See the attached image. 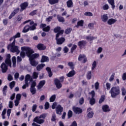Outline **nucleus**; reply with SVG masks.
<instances>
[{
    "label": "nucleus",
    "mask_w": 126,
    "mask_h": 126,
    "mask_svg": "<svg viewBox=\"0 0 126 126\" xmlns=\"http://www.w3.org/2000/svg\"><path fill=\"white\" fill-rule=\"evenodd\" d=\"M78 61L81 62L82 63H87V57L84 54H80L78 58Z\"/></svg>",
    "instance_id": "4"
},
{
    "label": "nucleus",
    "mask_w": 126,
    "mask_h": 126,
    "mask_svg": "<svg viewBox=\"0 0 126 126\" xmlns=\"http://www.w3.org/2000/svg\"><path fill=\"white\" fill-rule=\"evenodd\" d=\"M51 29V27H50V26H47V27H45L42 30L43 31H44V32H49Z\"/></svg>",
    "instance_id": "44"
},
{
    "label": "nucleus",
    "mask_w": 126,
    "mask_h": 126,
    "mask_svg": "<svg viewBox=\"0 0 126 126\" xmlns=\"http://www.w3.org/2000/svg\"><path fill=\"white\" fill-rule=\"evenodd\" d=\"M45 84H46V81H45V80L40 81L38 85V88L39 89H41V88H42L43 87V86H44V85H45Z\"/></svg>",
    "instance_id": "26"
},
{
    "label": "nucleus",
    "mask_w": 126,
    "mask_h": 126,
    "mask_svg": "<svg viewBox=\"0 0 126 126\" xmlns=\"http://www.w3.org/2000/svg\"><path fill=\"white\" fill-rule=\"evenodd\" d=\"M108 2L111 5L112 9H115V0H107Z\"/></svg>",
    "instance_id": "25"
},
{
    "label": "nucleus",
    "mask_w": 126,
    "mask_h": 126,
    "mask_svg": "<svg viewBox=\"0 0 126 126\" xmlns=\"http://www.w3.org/2000/svg\"><path fill=\"white\" fill-rule=\"evenodd\" d=\"M70 126H77V123H76V121H73Z\"/></svg>",
    "instance_id": "64"
},
{
    "label": "nucleus",
    "mask_w": 126,
    "mask_h": 126,
    "mask_svg": "<svg viewBox=\"0 0 126 126\" xmlns=\"http://www.w3.org/2000/svg\"><path fill=\"white\" fill-rule=\"evenodd\" d=\"M40 62L41 63H46V62H49V57L45 55H43L42 56Z\"/></svg>",
    "instance_id": "21"
},
{
    "label": "nucleus",
    "mask_w": 126,
    "mask_h": 126,
    "mask_svg": "<svg viewBox=\"0 0 126 126\" xmlns=\"http://www.w3.org/2000/svg\"><path fill=\"white\" fill-rule=\"evenodd\" d=\"M21 99V94H17L16 95V100L20 101Z\"/></svg>",
    "instance_id": "53"
},
{
    "label": "nucleus",
    "mask_w": 126,
    "mask_h": 126,
    "mask_svg": "<svg viewBox=\"0 0 126 126\" xmlns=\"http://www.w3.org/2000/svg\"><path fill=\"white\" fill-rule=\"evenodd\" d=\"M60 36V33L56 34V35L55 39L56 40L57 45H62V44H63L64 41H65V38H64V37H62L59 38Z\"/></svg>",
    "instance_id": "3"
},
{
    "label": "nucleus",
    "mask_w": 126,
    "mask_h": 126,
    "mask_svg": "<svg viewBox=\"0 0 126 126\" xmlns=\"http://www.w3.org/2000/svg\"><path fill=\"white\" fill-rule=\"evenodd\" d=\"M29 60H30V63L31 65H32V66H36L38 64V63H36L35 59H32L30 58Z\"/></svg>",
    "instance_id": "24"
},
{
    "label": "nucleus",
    "mask_w": 126,
    "mask_h": 126,
    "mask_svg": "<svg viewBox=\"0 0 126 126\" xmlns=\"http://www.w3.org/2000/svg\"><path fill=\"white\" fill-rule=\"evenodd\" d=\"M72 110L74 112V113H75V114H81L83 112L82 111V109L79 108V107H77L76 106H74L72 108Z\"/></svg>",
    "instance_id": "14"
},
{
    "label": "nucleus",
    "mask_w": 126,
    "mask_h": 126,
    "mask_svg": "<svg viewBox=\"0 0 126 126\" xmlns=\"http://www.w3.org/2000/svg\"><path fill=\"white\" fill-rule=\"evenodd\" d=\"M38 75H39L38 72H33L32 76L33 79H37L38 78Z\"/></svg>",
    "instance_id": "39"
},
{
    "label": "nucleus",
    "mask_w": 126,
    "mask_h": 126,
    "mask_svg": "<svg viewBox=\"0 0 126 126\" xmlns=\"http://www.w3.org/2000/svg\"><path fill=\"white\" fill-rule=\"evenodd\" d=\"M105 99H106L105 95H102L99 100V104H102V102L105 101Z\"/></svg>",
    "instance_id": "34"
},
{
    "label": "nucleus",
    "mask_w": 126,
    "mask_h": 126,
    "mask_svg": "<svg viewBox=\"0 0 126 126\" xmlns=\"http://www.w3.org/2000/svg\"><path fill=\"white\" fill-rule=\"evenodd\" d=\"M39 58V54L35 53L32 54V56L29 58V59H32V60H35V59H37Z\"/></svg>",
    "instance_id": "32"
},
{
    "label": "nucleus",
    "mask_w": 126,
    "mask_h": 126,
    "mask_svg": "<svg viewBox=\"0 0 126 126\" xmlns=\"http://www.w3.org/2000/svg\"><path fill=\"white\" fill-rule=\"evenodd\" d=\"M36 48L39 50V51H44L46 50L47 47L44 45V44L39 43L36 46Z\"/></svg>",
    "instance_id": "15"
},
{
    "label": "nucleus",
    "mask_w": 126,
    "mask_h": 126,
    "mask_svg": "<svg viewBox=\"0 0 126 126\" xmlns=\"http://www.w3.org/2000/svg\"><path fill=\"white\" fill-rule=\"evenodd\" d=\"M19 10H20V8H17L15 9H14L13 11L11 12L9 16L8 17L9 19H11L13 16H15V14H17L18 12H19Z\"/></svg>",
    "instance_id": "11"
},
{
    "label": "nucleus",
    "mask_w": 126,
    "mask_h": 126,
    "mask_svg": "<svg viewBox=\"0 0 126 126\" xmlns=\"http://www.w3.org/2000/svg\"><path fill=\"white\" fill-rule=\"evenodd\" d=\"M63 111V107L60 104H58L56 108V112L57 115H62V113Z\"/></svg>",
    "instance_id": "9"
},
{
    "label": "nucleus",
    "mask_w": 126,
    "mask_h": 126,
    "mask_svg": "<svg viewBox=\"0 0 126 126\" xmlns=\"http://www.w3.org/2000/svg\"><path fill=\"white\" fill-rule=\"evenodd\" d=\"M76 48H77V45H75V44L73 45L72 47L71 48L70 52L72 54H73V52H74V50H76Z\"/></svg>",
    "instance_id": "46"
},
{
    "label": "nucleus",
    "mask_w": 126,
    "mask_h": 126,
    "mask_svg": "<svg viewBox=\"0 0 126 126\" xmlns=\"http://www.w3.org/2000/svg\"><path fill=\"white\" fill-rule=\"evenodd\" d=\"M37 109V104H33L32 107V112H35Z\"/></svg>",
    "instance_id": "63"
},
{
    "label": "nucleus",
    "mask_w": 126,
    "mask_h": 126,
    "mask_svg": "<svg viewBox=\"0 0 126 126\" xmlns=\"http://www.w3.org/2000/svg\"><path fill=\"white\" fill-rule=\"evenodd\" d=\"M67 65L72 70L74 69V64H73V62H68Z\"/></svg>",
    "instance_id": "35"
},
{
    "label": "nucleus",
    "mask_w": 126,
    "mask_h": 126,
    "mask_svg": "<svg viewBox=\"0 0 126 126\" xmlns=\"http://www.w3.org/2000/svg\"><path fill=\"white\" fill-rule=\"evenodd\" d=\"M7 79L9 81H11V80H13V78L12 77V76L11 75V74H9L8 75V78Z\"/></svg>",
    "instance_id": "60"
},
{
    "label": "nucleus",
    "mask_w": 126,
    "mask_h": 126,
    "mask_svg": "<svg viewBox=\"0 0 126 126\" xmlns=\"http://www.w3.org/2000/svg\"><path fill=\"white\" fill-rule=\"evenodd\" d=\"M30 30V26L26 25L23 29V33H27Z\"/></svg>",
    "instance_id": "29"
},
{
    "label": "nucleus",
    "mask_w": 126,
    "mask_h": 126,
    "mask_svg": "<svg viewBox=\"0 0 126 126\" xmlns=\"http://www.w3.org/2000/svg\"><path fill=\"white\" fill-rule=\"evenodd\" d=\"M95 103H96V100L95 99V98H94V97H92L90 99V105H91V106H93V105H94Z\"/></svg>",
    "instance_id": "37"
},
{
    "label": "nucleus",
    "mask_w": 126,
    "mask_h": 126,
    "mask_svg": "<svg viewBox=\"0 0 126 126\" xmlns=\"http://www.w3.org/2000/svg\"><path fill=\"white\" fill-rule=\"evenodd\" d=\"M83 24H84V21L81 20L80 21H79L77 22V25L75 26V27H76L77 28H78L79 26H81V27H82V26H83Z\"/></svg>",
    "instance_id": "27"
},
{
    "label": "nucleus",
    "mask_w": 126,
    "mask_h": 126,
    "mask_svg": "<svg viewBox=\"0 0 126 126\" xmlns=\"http://www.w3.org/2000/svg\"><path fill=\"white\" fill-rule=\"evenodd\" d=\"M28 2H24L21 4L20 7H21V11H23L25 9H26L27 7H28Z\"/></svg>",
    "instance_id": "16"
},
{
    "label": "nucleus",
    "mask_w": 126,
    "mask_h": 126,
    "mask_svg": "<svg viewBox=\"0 0 126 126\" xmlns=\"http://www.w3.org/2000/svg\"><path fill=\"white\" fill-rule=\"evenodd\" d=\"M36 26H37V24L34 23L33 25L31 27H30V30L31 31H34V30L36 29Z\"/></svg>",
    "instance_id": "45"
},
{
    "label": "nucleus",
    "mask_w": 126,
    "mask_h": 126,
    "mask_svg": "<svg viewBox=\"0 0 126 126\" xmlns=\"http://www.w3.org/2000/svg\"><path fill=\"white\" fill-rule=\"evenodd\" d=\"M62 29L61 28V27H56L54 29V33H57V34L59 33V35H63V33L64 32V30H61Z\"/></svg>",
    "instance_id": "6"
},
{
    "label": "nucleus",
    "mask_w": 126,
    "mask_h": 126,
    "mask_svg": "<svg viewBox=\"0 0 126 126\" xmlns=\"http://www.w3.org/2000/svg\"><path fill=\"white\" fill-rule=\"evenodd\" d=\"M92 76V73L91 72V71H89L87 72V78L88 80H90V79H91V77Z\"/></svg>",
    "instance_id": "40"
},
{
    "label": "nucleus",
    "mask_w": 126,
    "mask_h": 126,
    "mask_svg": "<svg viewBox=\"0 0 126 126\" xmlns=\"http://www.w3.org/2000/svg\"><path fill=\"white\" fill-rule=\"evenodd\" d=\"M56 94L52 95L49 99L50 102H55V100H56Z\"/></svg>",
    "instance_id": "42"
},
{
    "label": "nucleus",
    "mask_w": 126,
    "mask_h": 126,
    "mask_svg": "<svg viewBox=\"0 0 126 126\" xmlns=\"http://www.w3.org/2000/svg\"><path fill=\"white\" fill-rule=\"evenodd\" d=\"M39 119H46V117H47V115L46 114L43 113L41 115H40L39 116H37Z\"/></svg>",
    "instance_id": "55"
},
{
    "label": "nucleus",
    "mask_w": 126,
    "mask_h": 126,
    "mask_svg": "<svg viewBox=\"0 0 126 126\" xmlns=\"http://www.w3.org/2000/svg\"><path fill=\"white\" fill-rule=\"evenodd\" d=\"M72 31V28H68L66 29L64 31L65 34H70V33Z\"/></svg>",
    "instance_id": "47"
},
{
    "label": "nucleus",
    "mask_w": 126,
    "mask_h": 126,
    "mask_svg": "<svg viewBox=\"0 0 126 126\" xmlns=\"http://www.w3.org/2000/svg\"><path fill=\"white\" fill-rule=\"evenodd\" d=\"M109 93L111 94L112 98H117V96H119L120 94H121L120 87L115 86L112 87L109 91Z\"/></svg>",
    "instance_id": "1"
},
{
    "label": "nucleus",
    "mask_w": 126,
    "mask_h": 126,
    "mask_svg": "<svg viewBox=\"0 0 126 126\" xmlns=\"http://www.w3.org/2000/svg\"><path fill=\"white\" fill-rule=\"evenodd\" d=\"M45 110H48L50 108V103L48 102H46L44 105Z\"/></svg>",
    "instance_id": "52"
},
{
    "label": "nucleus",
    "mask_w": 126,
    "mask_h": 126,
    "mask_svg": "<svg viewBox=\"0 0 126 126\" xmlns=\"http://www.w3.org/2000/svg\"><path fill=\"white\" fill-rule=\"evenodd\" d=\"M10 49L11 53H16L17 55H19L20 53L18 46L15 45V39H14L12 43L7 46V49L9 50Z\"/></svg>",
    "instance_id": "2"
},
{
    "label": "nucleus",
    "mask_w": 126,
    "mask_h": 126,
    "mask_svg": "<svg viewBox=\"0 0 126 126\" xmlns=\"http://www.w3.org/2000/svg\"><path fill=\"white\" fill-rule=\"evenodd\" d=\"M25 83V84H24L22 87V89H26L27 87H29V83Z\"/></svg>",
    "instance_id": "59"
},
{
    "label": "nucleus",
    "mask_w": 126,
    "mask_h": 126,
    "mask_svg": "<svg viewBox=\"0 0 126 126\" xmlns=\"http://www.w3.org/2000/svg\"><path fill=\"white\" fill-rule=\"evenodd\" d=\"M73 113L71 110H69L67 113L68 119H70L72 117Z\"/></svg>",
    "instance_id": "48"
},
{
    "label": "nucleus",
    "mask_w": 126,
    "mask_h": 126,
    "mask_svg": "<svg viewBox=\"0 0 126 126\" xmlns=\"http://www.w3.org/2000/svg\"><path fill=\"white\" fill-rule=\"evenodd\" d=\"M109 19V17H108V14H104L101 17V19L103 21V22H107V21Z\"/></svg>",
    "instance_id": "28"
},
{
    "label": "nucleus",
    "mask_w": 126,
    "mask_h": 126,
    "mask_svg": "<svg viewBox=\"0 0 126 126\" xmlns=\"http://www.w3.org/2000/svg\"><path fill=\"white\" fill-rule=\"evenodd\" d=\"M54 84L56 86L57 89H61L63 87V84L61 83V81L58 78H55L54 79Z\"/></svg>",
    "instance_id": "8"
},
{
    "label": "nucleus",
    "mask_w": 126,
    "mask_h": 126,
    "mask_svg": "<svg viewBox=\"0 0 126 126\" xmlns=\"http://www.w3.org/2000/svg\"><path fill=\"white\" fill-rule=\"evenodd\" d=\"M87 44V42L85 40H81L78 42V46L79 47L80 49H82V48H85Z\"/></svg>",
    "instance_id": "12"
},
{
    "label": "nucleus",
    "mask_w": 126,
    "mask_h": 126,
    "mask_svg": "<svg viewBox=\"0 0 126 126\" xmlns=\"http://www.w3.org/2000/svg\"><path fill=\"white\" fill-rule=\"evenodd\" d=\"M86 39L88 40V41H93V40H94V39H97V37H95L94 36H86Z\"/></svg>",
    "instance_id": "41"
},
{
    "label": "nucleus",
    "mask_w": 126,
    "mask_h": 126,
    "mask_svg": "<svg viewBox=\"0 0 126 126\" xmlns=\"http://www.w3.org/2000/svg\"><path fill=\"white\" fill-rule=\"evenodd\" d=\"M46 65V64H44V63H41L39 65H38L36 66V69L37 70H40L41 69H42V68H43V67H44Z\"/></svg>",
    "instance_id": "33"
},
{
    "label": "nucleus",
    "mask_w": 126,
    "mask_h": 126,
    "mask_svg": "<svg viewBox=\"0 0 126 126\" xmlns=\"http://www.w3.org/2000/svg\"><path fill=\"white\" fill-rule=\"evenodd\" d=\"M102 110L104 113H107V112H110L111 109H110V107L108 105H104L102 106Z\"/></svg>",
    "instance_id": "18"
},
{
    "label": "nucleus",
    "mask_w": 126,
    "mask_h": 126,
    "mask_svg": "<svg viewBox=\"0 0 126 126\" xmlns=\"http://www.w3.org/2000/svg\"><path fill=\"white\" fill-rule=\"evenodd\" d=\"M102 8L103 10H108V9H109V5L106 4L103 6Z\"/></svg>",
    "instance_id": "57"
},
{
    "label": "nucleus",
    "mask_w": 126,
    "mask_h": 126,
    "mask_svg": "<svg viewBox=\"0 0 126 126\" xmlns=\"http://www.w3.org/2000/svg\"><path fill=\"white\" fill-rule=\"evenodd\" d=\"M59 0H48L49 3L51 5L59 3Z\"/></svg>",
    "instance_id": "30"
},
{
    "label": "nucleus",
    "mask_w": 126,
    "mask_h": 126,
    "mask_svg": "<svg viewBox=\"0 0 126 126\" xmlns=\"http://www.w3.org/2000/svg\"><path fill=\"white\" fill-rule=\"evenodd\" d=\"M79 104L80 105H83V104H84V98L83 97L80 98Z\"/></svg>",
    "instance_id": "56"
},
{
    "label": "nucleus",
    "mask_w": 126,
    "mask_h": 126,
    "mask_svg": "<svg viewBox=\"0 0 126 126\" xmlns=\"http://www.w3.org/2000/svg\"><path fill=\"white\" fill-rule=\"evenodd\" d=\"M0 68L2 73H5L8 69V66L4 63H2L0 65Z\"/></svg>",
    "instance_id": "10"
},
{
    "label": "nucleus",
    "mask_w": 126,
    "mask_h": 126,
    "mask_svg": "<svg viewBox=\"0 0 126 126\" xmlns=\"http://www.w3.org/2000/svg\"><path fill=\"white\" fill-rule=\"evenodd\" d=\"M36 13H37V10H34L30 13V15H31L32 16H34V15H35Z\"/></svg>",
    "instance_id": "58"
},
{
    "label": "nucleus",
    "mask_w": 126,
    "mask_h": 126,
    "mask_svg": "<svg viewBox=\"0 0 126 126\" xmlns=\"http://www.w3.org/2000/svg\"><path fill=\"white\" fill-rule=\"evenodd\" d=\"M30 78H31V76L30 74L26 75L25 79V83H29L28 82Z\"/></svg>",
    "instance_id": "38"
},
{
    "label": "nucleus",
    "mask_w": 126,
    "mask_h": 126,
    "mask_svg": "<svg viewBox=\"0 0 126 126\" xmlns=\"http://www.w3.org/2000/svg\"><path fill=\"white\" fill-rule=\"evenodd\" d=\"M96 65H97V63L94 61L92 64V70H94V69H95Z\"/></svg>",
    "instance_id": "49"
},
{
    "label": "nucleus",
    "mask_w": 126,
    "mask_h": 126,
    "mask_svg": "<svg viewBox=\"0 0 126 126\" xmlns=\"http://www.w3.org/2000/svg\"><path fill=\"white\" fill-rule=\"evenodd\" d=\"M5 63L7 65L11 67V60L10 59H6L5 60Z\"/></svg>",
    "instance_id": "31"
},
{
    "label": "nucleus",
    "mask_w": 126,
    "mask_h": 126,
    "mask_svg": "<svg viewBox=\"0 0 126 126\" xmlns=\"http://www.w3.org/2000/svg\"><path fill=\"white\" fill-rule=\"evenodd\" d=\"M32 54H34V50L33 49H31V48L28 47V49L26 51V55L27 57L30 58Z\"/></svg>",
    "instance_id": "17"
},
{
    "label": "nucleus",
    "mask_w": 126,
    "mask_h": 126,
    "mask_svg": "<svg viewBox=\"0 0 126 126\" xmlns=\"http://www.w3.org/2000/svg\"><path fill=\"white\" fill-rule=\"evenodd\" d=\"M84 15L86 16H93V14L91 12H86Z\"/></svg>",
    "instance_id": "54"
},
{
    "label": "nucleus",
    "mask_w": 126,
    "mask_h": 126,
    "mask_svg": "<svg viewBox=\"0 0 126 126\" xmlns=\"http://www.w3.org/2000/svg\"><path fill=\"white\" fill-rule=\"evenodd\" d=\"M66 3L67 7H71L73 5V2H72V0H68Z\"/></svg>",
    "instance_id": "36"
},
{
    "label": "nucleus",
    "mask_w": 126,
    "mask_h": 126,
    "mask_svg": "<svg viewBox=\"0 0 126 126\" xmlns=\"http://www.w3.org/2000/svg\"><path fill=\"white\" fill-rule=\"evenodd\" d=\"M106 86L107 90H110V89H111V84L109 83H107Z\"/></svg>",
    "instance_id": "61"
},
{
    "label": "nucleus",
    "mask_w": 126,
    "mask_h": 126,
    "mask_svg": "<svg viewBox=\"0 0 126 126\" xmlns=\"http://www.w3.org/2000/svg\"><path fill=\"white\" fill-rule=\"evenodd\" d=\"M41 118H39L38 117V116H36L35 118L33 119V122L34 123H37V124H39V125H41V124H44L45 122V120L44 119H40Z\"/></svg>",
    "instance_id": "13"
},
{
    "label": "nucleus",
    "mask_w": 126,
    "mask_h": 126,
    "mask_svg": "<svg viewBox=\"0 0 126 126\" xmlns=\"http://www.w3.org/2000/svg\"><path fill=\"white\" fill-rule=\"evenodd\" d=\"M87 113H88L87 115L88 119H92V118H93L94 112L92 111L91 107H89L87 109Z\"/></svg>",
    "instance_id": "7"
},
{
    "label": "nucleus",
    "mask_w": 126,
    "mask_h": 126,
    "mask_svg": "<svg viewBox=\"0 0 126 126\" xmlns=\"http://www.w3.org/2000/svg\"><path fill=\"white\" fill-rule=\"evenodd\" d=\"M76 72L74 70L70 71L68 73L66 74L67 77H73L75 75Z\"/></svg>",
    "instance_id": "19"
},
{
    "label": "nucleus",
    "mask_w": 126,
    "mask_h": 126,
    "mask_svg": "<svg viewBox=\"0 0 126 126\" xmlns=\"http://www.w3.org/2000/svg\"><path fill=\"white\" fill-rule=\"evenodd\" d=\"M36 85V82L33 81L32 83L31 88H30V92L32 93V95H34L36 94L37 92V90H36L35 88Z\"/></svg>",
    "instance_id": "5"
},
{
    "label": "nucleus",
    "mask_w": 126,
    "mask_h": 126,
    "mask_svg": "<svg viewBox=\"0 0 126 126\" xmlns=\"http://www.w3.org/2000/svg\"><path fill=\"white\" fill-rule=\"evenodd\" d=\"M121 91H122V95L126 96V89L124 87L122 88Z\"/></svg>",
    "instance_id": "51"
},
{
    "label": "nucleus",
    "mask_w": 126,
    "mask_h": 126,
    "mask_svg": "<svg viewBox=\"0 0 126 126\" xmlns=\"http://www.w3.org/2000/svg\"><path fill=\"white\" fill-rule=\"evenodd\" d=\"M116 22H117L116 19L111 18L108 20L107 24H108V25H112V24H115V23H116Z\"/></svg>",
    "instance_id": "20"
},
{
    "label": "nucleus",
    "mask_w": 126,
    "mask_h": 126,
    "mask_svg": "<svg viewBox=\"0 0 126 126\" xmlns=\"http://www.w3.org/2000/svg\"><path fill=\"white\" fill-rule=\"evenodd\" d=\"M10 89H12L14 86H15V82L12 81L10 83L9 85Z\"/></svg>",
    "instance_id": "50"
},
{
    "label": "nucleus",
    "mask_w": 126,
    "mask_h": 126,
    "mask_svg": "<svg viewBox=\"0 0 126 126\" xmlns=\"http://www.w3.org/2000/svg\"><path fill=\"white\" fill-rule=\"evenodd\" d=\"M57 19L59 22H61L62 23H63L65 21L64 18L60 15H57Z\"/></svg>",
    "instance_id": "23"
},
{
    "label": "nucleus",
    "mask_w": 126,
    "mask_h": 126,
    "mask_svg": "<svg viewBox=\"0 0 126 126\" xmlns=\"http://www.w3.org/2000/svg\"><path fill=\"white\" fill-rule=\"evenodd\" d=\"M46 70L48 72L49 77H52L53 76V72H52V69L50 67H47Z\"/></svg>",
    "instance_id": "22"
},
{
    "label": "nucleus",
    "mask_w": 126,
    "mask_h": 126,
    "mask_svg": "<svg viewBox=\"0 0 126 126\" xmlns=\"http://www.w3.org/2000/svg\"><path fill=\"white\" fill-rule=\"evenodd\" d=\"M7 23H8V20L7 19H4L3 20V24L4 26L7 25Z\"/></svg>",
    "instance_id": "62"
},
{
    "label": "nucleus",
    "mask_w": 126,
    "mask_h": 126,
    "mask_svg": "<svg viewBox=\"0 0 126 126\" xmlns=\"http://www.w3.org/2000/svg\"><path fill=\"white\" fill-rule=\"evenodd\" d=\"M12 62L13 63V66H15L16 65V57L15 56H13L12 58Z\"/></svg>",
    "instance_id": "43"
}]
</instances>
